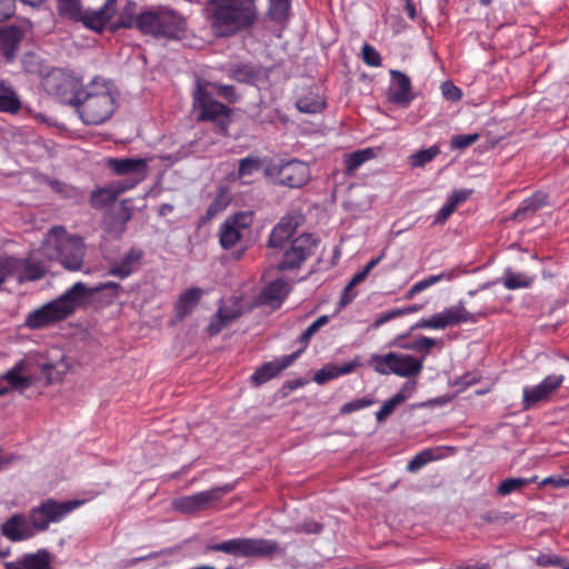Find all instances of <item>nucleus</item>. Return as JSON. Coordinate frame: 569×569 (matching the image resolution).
Segmentation results:
<instances>
[{"label": "nucleus", "instance_id": "obj_58", "mask_svg": "<svg viewBox=\"0 0 569 569\" xmlns=\"http://www.w3.org/2000/svg\"><path fill=\"white\" fill-rule=\"evenodd\" d=\"M228 323L223 320V309L219 308L217 313L212 317L208 331L211 336L218 335Z\"/></svg>", "mask_w": 569, "mask_h": 569}, {"label": "nucleus", "instance_id": "obj_54", "mask_svg": "<svg viewBox=\"0 0 569 569\" xmlns=\"http://www.w3.org/2000/svg\"><path fill=\"white\" fill-rule=\"evenodd\" d=\"M362 60L367 66L379 67L381 66L380 53L370 44L366 43L362 47Z\"/></svg>", "mask_w": 569, "mask_h": 569}, {"label": "nucleus", "instance_id": "obj_12", "mask_svg": "<svg viewBox=\"0 0 569 569\" xmlns=\"http://www.w3.org/2000/svg\"><path fill=\"white\" fill-rule=\"evenodd\" d=\"M193 108L199 113L198 121H218L219 118H228L231 110L226 104L214 100L206 88L204 81L198 79L193 91Z\"/></svg>", "mask_w": 569, "mask_h": 569}, {"label": "nucleus", "instance_id": "obj_41", "mask_svg": "<svg viewBox=\"0 0 569 569\" xmlns=\"http://www.w3.org/2000/svg\"><path fill=\"white\" fill-rule=\"evenodd\" d=\"M21 263L19 258L0 254V286L10 278H16Z\"/></svg>", "mask_w": 569, "mask_h": 569}, {"label": "nucleus", "instance_id": "obj_47", "mask_svg": "<svg viewBox=\"0 0 569 569\" xmlns=\"http://www.w3.org/2000/svg\"><path fill=\"white\" fill-rule=\"evenodd\" d=\"M406 400V396L402 392L396 393L389 400H387L380 410L376 412V419L378 422L385 421L389 416L392 415L396 407Z\"/></svg>", "mask_w": 569, "mask_h": 569}, {"label": "nucleus", "instance_id": "obj_14", "mask_svg": "<svg viewBox=\"0 0 569 569\" xmlns=\"http://www.w3.org/2000/svg\"><path fill=\"white\" fill-rule=\"evenodd\" d=\"M318 241L310 233H303L295 238L290 248L283 252L279 270H289L299 268L309 257L315 253Z\"/></svg>", "mask_w": 569, "mask_h": 569}, {"label": "nucleus", "instance_id": "obj_53", "mask_svg": "<svg viewBox=\"0 0 569 569\" xmlns=\"http://www.w3.org/2000/svg\"><path fill=\"white\" fill-rule=\"evenodd\" d=\"M480 138L479 133L456 134L451 138L450 146L452 149H466L477 142Z\"/></svg>", "mask_w": 569, "mask_h": 569}, {"label": "nucleus", "instance_id": "obj_37", "mask_svg": "<svg viewBox=\"0 0 569 569\" xmlns=\"http://www.w3.org/2000/svg\"><path fill=\"white\" fill-rule=\"evenodd\" d=\"M19 262L21 266L16 274L19 282L36 281L44 277L46 271L39 263L30 262L24 259H19Z\"/></svg>", "mask_w": 569, "mask_h": 569}, {"label": "nucleus", "instance_id": "obj_11", "mask_svg": "<svg viewBox=\"0 0 569 569\" xmlns=\"http://www.w3.org/2000/svg\"><path fill=\"white\" fill-rule=\"evenodd\" d=\"M107 167L117 176H128L123 181L116 182L124 192L137 187L148 176V161L142 158H110Z\"/></svg>", "mask_w": 569, "mask_h": 569}, {"label": "nucleus", "instance_id": "obj_25", "mask_svg": "<svg viewBox=\"0 0 569 569\" xmlns=\"http://www.w3.org/2000/svg\"><path fill=\"white\" fill-rule=\"evenodd\" d=\"M297 227L296 218L293 217H283L281 220L273 227L269 240L268 246L270 248H281L283 243L292 237Z\"/></svg>", "mask_w": 569, "mask_h": 569}, {"label": "nucleus", "instance_id": "obj_29", "mask_svg": "<svg viewBox=\"0 0 569 569\" xmlns=\"http://www.w3.org/2000/svg\"><path fill=\"white\" fill-rule=\"evenodd\" d=\"M287 295L288 283L281 279H277L263 288L261 292V299L266 303H277L279 306L284 300Z\"/></svg>", "mask_w": 569, "mask_h": 569}, {"label": "nucleus", "instance_id": "obj_3", "mask_svg": "<svg viewBox=\"0 0 569 569\" xmlns=\"http://www.w3.org/2000/svg\"><path fill=\"white\" fill-rule=\"evenodd\" d=\"M118 91L114 83L97 76L81 90L74 103L80 119L86 124H102L108 121L118 108Z\"/></svg>", "mask_w": 569, "mask_h": 569}, {"label": "nucleus", "instance_id": "obj_33", "mask_svg": "<svg viewBox=\"0 0 569 569\" xmlns=\"http://www.w3.org/2000/svg\"><path fill=\"white\" fill-rule=\"evenodd\" d=\"M21 109V101L11 87L0 82V112L16 114Z\"/></svg>", "mask_w": 569, "mask_h": 569}, {"label": "nucleus", "instance_id": "obj_50", "mask_svg": "<svg viewBox=\"0 0 569 569\" xmlns=\"http://www.w3.org/2000/svg\"><path fill=\"white\" fill-rule=\"evenodd\" d=\"M207 87H212V89L216 91V93L223 99H226L228 102L233 103L238 100V94L236 92V89L231 84H222V83H213V82H206Z\"/></svg>", "mask_w": 569, "mask_h": 569}, {"label": "nucleus", "instance_id": "obj_60", "mask_svg": "<svg viewBox=\"0 0 569 569\" xmlns=\"http://www.w3.org/2000/svg\"><path fill=\"white\" fill-rule=\"evenodd\" d=\"M541 485H550L555 488H567L569 487V472H566L565 476H549L541 481Z\"/></svg>", "mask_w": 569, "mask_h": 569}, {"label": "nucleus", "instance_id": "obj_1", "mask_svg": "<svg viewBox=\"0 0 569 569\" xmlns=\"http://www.w3.org/2000/svg\"><path fill=\"white\" fill-rule=\"evenodd\" d=\"M120 289L121 286L114 281L102 282L93 287H88L86 283L78 281L58 298L30 312L26 319V325L30 329H40L62 321L72 316L78 309L86 307L94 295L110 290L117 297Z\"/></svg>", "mask_w": 569, "mask_h": 569}, {"label": "nucleus", "instance_id": "obj_64", "mask_svg": "<svg viewBox=\"0 0 569 569\" xmlns=\"http://www.w3.org/2000/svg\"><path fill=\"white\" fill-rule=\"evenodd\" d=\"M470 194H471L470 190H456L451 193L448 201L450 203L455 204V208L457 209V207L460 203L465 202L469 198Z\"/></svg>", "mask_w": 569, "mask_h": 569}, {"label": "nucleus", "instance_id": "obj_59", "mask_svg": "<svg viewBox=\"0 0 569 569\" xmlns=\"http://www.w3.org/2000/svg\"><path fill=\"white\" fill-rule=\"evenodd\" d=\"M401 317V312L399 311V308H395L391 310H388L386 312H382L379 315L375 321L371 323L372 329H379L382 325Z\"/></svg>", "mask_w": 569, "mask_h": 569}, {"label": "nucleus", "instance_id": "obj_36", "mask_svg": "<svg viewBox=\"0 0 569 569\" xmlns=\"http://www.w3.org/2000/svg\"><path fill=\"white\" fill-rule=\"evenodd\" d=\"M291 0H269L268 16L276 23L284 24L289 20Z\"/></svg>", "mask_w": 569, "mask_h": 569}, {"label": "nucleus", "instance_id": "obj_32", "mask_svg": "<svg viewBox=\"0 0 569 569\" xmlns=\"http://www.w3.org/2000/svg\"><path fill=\"white\" fill-rule=\"evenodd\" d=\"M373 157L375 151L371 148L357 150L352 153L346 154L343 159L345 174L351 177L359 167H361L366 161L372 159Z\"/></svg>", "mask_w": 569, "mask_h": 569}, {"label": "nucleus", "instance_id": "obj_21", "mask_svg": "<svg viewBox=\"0 0 569 569\" xmlns=\"http://www.w3.org/2000/svg\"><path fill=\"white\" fill-rule=\"evenodd\" d=\"M295 104L299 112L309 114L319 113L327 106L325 97L319 93L316 86L300 89Z\"/></svg>", "mask_w": 569, "mask_h": 569}, {"label": "nucleus", "instance_id": "obj_8", "mask_svg": "<svg viewBox=\"0 0 569 569\" xmlns=\"http://www.w3.org/2000/svg\"><path fill=\"white\" fill-rule=\"evenodd\" d=\"M81 505V500L58 501L48 498L30 510L29 520L36 531H46L51 523L62 521Z\"/></svg>", "mask_w": 569, "mask_h": 569}, {"label": "nucleus", "instance_id": "obj_24", "mask_svg": "<svg viewBox=\"0 0 569 569\" xmlns=\"http://www.w3.org/2000/svg\"><path fill=\"white\" fill-rule=\"evenodd\" d=\"M202 289L198 287L190 288L183 291L174 305L176 319L183 320L189 316L199 303L202 297Z\"/></svg>", "mask_w": 569, "mask_h": 569}, {"label": "nucleus", "instance_id": "obj_51", "mask_svg": "<svg viewBox=\"0 0 569 569\" xmlns=\"http://www.w3.org/2000/svg\"><path fill=\"white\" fill-rule=\"evenodd\" d=\"M328 316H320L300 335L299 341L306 346L309 340L320 330V328L328 323Z\"/></svg>", "mask_w": 569, "mask_h": 569}, {"label": "nucleus", "instance_id": "obj_61", "mask_svg": "<svg viewBox=\"0 0 569 569\" xmlns=\"http://www.w3.org/2000/svg\"><path fill=\"white\" fill-rule=\"evenodd\" d=\"M335 378H338L335 366L325 367L315 375V381L319 385H322Z\"/></svg>", "mask_w": 569, "mask_h": 569}, {"label": "nucleus", "instance_id": "obj_40", "mask_svg": "<svg viewBox=\"0 0 569 569\" xmlns=\"http://www.w3.org/2000/svg\"><path fill=\"white\" fill-rule=\"evenodd\" d=\"M57 10L61 18L78 22L82 14L81 0H57Z\"/></svg>", "mask_w": 569, "mask_h": 569}, {"label": "nucleus", "instance_id": "obj_55", "mask_svg": "<svg viewBox=\"0 0 569 569\" xmlns=\"http://www.w3.org/2000/svg\"><path fill=\"white\" fill-rule=\"evenodd\" d=\"M441 92L446 100L457 102L462 98V91L451 81H445L441 84Z\"/></svg>", "mask_w": 569, "mask_h": 569}, {"label": "nucleus", "instance_id": "obj_45", "mask_svg": "<svg viewBox=\"0 0 569 569\" xmlns=\"http://www.w3.org/2000/svg\"><path fill=\"white\" fill-rule=\"evenodd\" d=\"M258 72L249 64H237L229 70V77L241 83H250L257 78Z\"/></svg>", "mask_w": 569, "mask_h": 569}, {"label": "nucleus", "instance_id": "obj_43", "mask_svg": "<svg viewBox=\"0 0 569 569\" xmlns=\"http://www.w3.org/2000/svg\"><path fill=\"white\" fill-rule=\"evenodd\" d=\"M536 480V477L533 478H508L500 482V485L497 488L498 495L505 497L508 496L515 491H519L529 483L533 482Z\"/></svg>", "mask_w": 569, "mask_h": 569}, {"label": "nucleus", "instance_id": "obj_34", "mask_svg": "<svg viewBox=\"0 0 569 569\" xmlns=\"http://www.w3.org/2000/svg\"><path fill=\"white\" fill-rule=\"evenodd\" d=\"M547 203V196L541 192H537L531 197L522 200L515 211L516 219H522L528 214L535 213L537 210L542 208Z\"/></svg>", "mask_w": 569, "mask_h": 569}, {"label": "nucleus", "instance_id": "obj_31", "mask_svg": "<svg viewBox=\"0 0 569 569\" xmlns=\"http://www.w3.org/2000/svg\"><path fill=\"white\" fill-rule=\"evenodd\" d=\"M263 161L259 157L249 156L239 160V167L236 178L240 184H249L251 178L262 168Z\"/></svg>", "mask_w": 569, "mask_h": 569}, {"label": "nucleus", "instance_id": "obj_17", "mask_svg": "<svg viewBox=\"0 0 569 569\" xmlns=\"http://www.w3.org/2000/svg\"><path fill=\"white\" fill-rule=\"evenodd\" d=\"M303 349L305 347L291 355H287L281 358L274 359L273 361L263 363L252 373L251 380L257 386L266 383L267 381L276 377L278 373H280L282 370L291 366L295 362V360L302 353Z\"/></svg>", "mask_w": 569, "mask_h": 569}, {"label": "nucleus", "instance_id": "obj_20", "mask_svg": "<svg viewBox=\"0 0 569 569\" xmlns=\"http://www.w3.org/2000/svg\"><path fill=\"white\" fill-rule=\"evenodd\" d=\"M391 84L389 89V99L396 104L407 107L413 100L411 92L410 78L398 70H390Z\"/></svg>", "mask_w": 569, "mask_h": 569}, {"label": "nucleus", "instance_id": "obj_6", "mask_svg": "<svg viewBox=\"0 0 569 569\" xmlns=\"http://www.w3.org/2000/svg\"><path fill=\"white\" fill-rule=\"evenodd\" d=\"M207 551H219L233 557L262 558L280 551L279 542L263 538H233L209 545Z\"/></svg>", "mask_w": 569, "mask_h": 569}, {"label": "nucleus", "instance_id": "obj_38", "mask_svg": "<svg viewBox=\"0 0 569 569\" xmlns=\"http://www.w3.org/2000/svg\"><path fill=\"white\" fill-rule=\"evenodd\" d=\"M548 401L549 399L546 397L539 385L526 386L522 390L521 406L523 410H530L537 407L539 403Z\"/></svg>", "mask_w": 569, "mask_h": 569}, {"label": "nucleus", "instance_id": "obj_4", "mask_svg": "<svg viewBox=\"0 0 569 569\" xmlns=\"http://www.w3.org/2000/svg\"><path fill=\"white\" fill-rule=\"evenodd\" d=\"M42 254L51 261H58L69 271L81 270L87 253L83 238L69 233L64 227H52L46 234Z\"/></svg>", "mask_w": 569, "mask_h": 569}, {"label": "nucleus", "instance_id": "obj_44", "mask_svg": "<svg viewBox=\"0 0 569 569\" xmlns=\"http://www.w3.org/2000/svg\"><path fill=\"white\" fill-rule=\"evenodd\" d=\"M438 341L433 338L429 337H420L419 339H416L413 341L405 342L400 345L401 348L406 350H413L422 353L421 359H426L428 353L430 352V349L436 347Z\"/></svg>", "mask_w": 569, "mask_h": 569}, {"label": "nucleus", "instance_id": "obj_10", "mask_svg": "<svg viewBox=\"0 0 569 569\" xmlns=\"http://www.w3.org/2000/svg\"><path fill=\"white\" fill-rule=\"evenodd\" d=\"M375 370L380 375H396L403 378H415L423 369V359L408 353L389 352L375 355L371 358Z\"/></svg>", "mask_w": 569, "mask_h": 569}, {"label": "nucleus", "instance_id": "obj_57", "mask_svg": "<svg viewBox=\"0 0 569 569\" xmlns=\"http://www.w3.org/2000/svg\"><path fill=\"white\" fill-rule=\"evenodd\" d=\"M538 563L541 566H553L559 567L561 569H569V559L562 558L560 556H548L542 555L538 558Z\"/></svg>", "mask_w": 569, "mask_h": 569}, {"label": "nucleus", "instance_id": "obj_62", "mask_svg": "<svg viewBox=\"0 0 569 569\" xmlns=\"http://www.w3.org/2000/svg\"><path fill=\"white\" fill-rule=\"evenodd\" d=\"M16 11L14 0H0V22L11 18Z\"/></svg>", "mask_w": 569, "mask_h": 569}, {"label": "nucleus", "instance_id": "obj_2", "mask_svg": "<svg viewBox=\"0 0 569 569\" xmlns=\"http://www.w3.org/2000/svg\"><path fill=\"white\" fill-rule=\"evenodd\" d=\"M257 0H208L207 18L214 34L232 37L258 21Z\"/></svg>", "mask_w": 569, "mask_h": 569}, {"label": "nucleus", "instance_id": "obj_7", "mask_svg": "<svg viewBox=\"0 0 569 569\" xmlns=\"http://www.w3.org/2000/svg\"><path fill=\"white\" fill-rule=\"evenodd\" d=\"M41 86L48 94L72 107L84 87L72 70L64 68H50L43 76Z\"/></svg>", "mask_w": 569, "mask_h": 569}, {"label": "nucleus", "instance_id": "obj_22", "mask_svg": "<svg viewBox=\"0 0 569 569\" xmlns=\"http://www.w3.org/2000/svg\"><path fill=\"white\" fill-rule=\"evenodd\" d=\"M23 36L24 32L20 27H0V54H2L7 61H12L16 58Z\"/></svg>", "mask_w": 569, "mask_h": 569}, {"label": "nucleus", "instance_id": "obj_46", "mask_svg": "<svg viewBox=\"0 0 569 569\" xmlns=\"http://www.w3.org/2000/svg\"><path fill=\"white\" fill-rule=\"evenodd\" d=\"M23 69L26 72L37 74L43 80L46 72L50 70L49 67L44 66L40 58L34 53H27L22 60Z\"/></svg>", "mask_w": 569, "mask_h": 569}, {"label": "nucleus", "instance_id": "obj_26", "mask_svg": "<svg viewBox=\"0 0 569 569\" xmlns=\"http://www.w3.org/2000/svg\"><path fill=\"white\" fill-rule=\"evenodd\" d=\"M124 191L116 182L98 188L91 192L90 206L93 209H103L113 203Z\"/></svg>", "mask_w": 569, "mask_h": 569}, {"label": "nucleus", "instance_id": "obj_49", "mask_svg": "<svg viewBox=\"0 0 569 569\" xmlns=\"http://www.w3.org/2000/svg\"><path fill=\"white\" fill-rule=\"evenodd\" d=\"M563 381L565 377L562 375H549L538 385L550 400L551 396L562 386Z\"/></svg>", "mask_w": 569, "mask_h": 569}, {"label": "nucleus", "instance_id": "obj_18", "mask_svg": "<svg viewBox=\"0 0 569 569\" xmlns=\"http://www.w3.org/2000/svg\"><path fill=\"white\" fill-rule=\"evenodd\" d=\"M36 529L22 513H16L1 525V533L10 541H22L34 536Z\"/></svg>", "mask_w": 569, "mask_h": 569}, {"label": "nucleus", "instance_id": "obj_16", "mask_svg": "<svg viewBox=\"0 0 569 569\" xmlns=\"http://www.w3.org/2000/svg\"><path fill=\"white\" fill-rule=\"evenodd\" d=\"M116 11L117 0H106L104 4L98 10L88 9L82 11L81 19L78 22H81L87 29L100 33L106 29Z\"/></svg>", "mask_w": 569, "mask_h": 569}, {"label": "nucleus", "instance_id": "obj_63", "mask_svg": "<svg viewBox=\"0 0 569 569\" xmlns=\"http://www.w3.org/2000/svg\"><path fill=\"white\" fill-rule=\"evenodd\" d=\"M456 210L455 204L447 201L437 212L436 222H445Z\"/></svg>", "mask_w": 569, "mask_h": 569}, {"label": "nucleus", "instance_id": "obj_35", "mask_svg": "<svg viewBox=\"0 0 569 569\" xmlns=\"http://www.w3.org/2000/svg\"><path fill=\"white\" fill-rule=\"evenodd\" d=\"M535 276H529L521 272H513L510 269H507L502 278V284L508 290L525 289L530 288L535 282Z\"/></svg>", "mask_w": 569, "mask_h": 569}, {"label": "nucleus", "instance_id": "obj_5", "mask_svg": "<svg viewBox=\"0 0 569 569\" xmlns=\"http://www.w3.org/2000/svg\"><path fill=\"white\" fill-rule=\"evenodd\" d=\"M183 29V18L167 7H158L139 13L138 30L142 34L176 39Z\"/></svg>", "mask_w": 569, "mask_h": 569}, {"label": "nucleus", "instance_id": "obj_28", "mask_svg": "<svg viewBox=\"0 0 569 569\" xmlns=\"http://www.w3.org/2000/svg\"><path fill=\"white\" fill-rule=\"evenodd\" d=\"M456 277L455 270H447L442 271L439 274H431L418 282H416L411 288L406 292L405 299L411 300L416 295L420 293L421 291L430 288L431 286L440 282V281H450Z\"/></svg>", "mask_w": 569, "mask_h": 569}, {"label": "nucleus", "instance_id": "obj_27", "mask_svg": "<svg viewBox=\"0 0 569 569\" xmlns=\"http://www.w3.org/2000/svg\"><path fill=\"white\" fill-rule=\"evenodd\" d=\"M137 2L129 0L122 7L118 21L112 23L110 30L116 32L119 29H138L139 13L137 12Z\"/></svg>", "mask_w": 569, "mask_h": 569}, {"label": "nucleus", "instance_id": "obj_13", "mask_svg": "<svg viewBox=\"0 0 569 569\" xmlns=\"http://www.w3.org/2000/svg\"><path fill=\"white\" fill-rule=\"evenodd\" d=\"M252 212L240 211L228 217L219 228V242L226 249H232L240 241L244 230L252 224Z\"/></svg>", "mask_w": 569, "mask_h": 569}, {"label": "nucleus", "instance_id": "obj_39", "mask_svg": "<svg viewBox=\"0 0 569 569\" xmlns=\"http://www.w3.org/2000/svg\"><path fill=\"white\" fill-rule=\"evenodd\" d=\"M21 567L23 569H52L50 555L47 550L26 555L21 560Z\"/></svg>", "mask_w": 569, "mask_h": 569}, {"label": "nucleus", "instance_id": "obj_52", "mask_svg": "<svg viewBox=\"0 0 569 569\" xmlns=\"http://www.w3.org/2000/svg\"><path fill=\"white\" fill-rule=\"evenodd\" d=\"M0 380H7L9 382L10 389L27 388L30 385V378L23 377L13 371L4 372L0 377Z\"/></svg>", "mask_w": 569, "mask_h": 569}, {"label": "nucleus", "instance_id": "obj_56", "mask_svg": "<svg viewBox=\"0 0 569 569\" xmlns=\"http://www.w3.org/2000/svg\"><path fill=\"white\" fill-rule=\"evenodd\" d=\"M372 403H373V400H371V399H367V398L355 399L352 401L345 403L340 409V413L349 415L351 412L370 407Z\"/></svg>", "mask_w": 569, "mask_h": 569}, {"label": "nucleus", "instance_id": "obj_9", "mask_svg": "<svg viewBox=\"0 0 569 569\" xmlns=\"http://www.w3.org/2000/svg\"><path fill=\"white\" fill-rule=\"evenodd\" d=\"M264 176L288 188H301L311 179L309 166L298 159L270 162L263 168Z\"/></svg>", "mask_w": 569, "mask_h": 569}, {"label": "nucleus", "instance_id": "obj_48", "mask_svg": "<svg viewBox=\"0 0 569 569\" xmlns=\"http://www.w3.org/2000/svg\"><path fill=\"white\" fill-rule=\"evenodd\" d=\"M435 451L432 449H425L417 453L407 465L409 472H417L430 461L435 460Z\"/></svg>", "mask_w": 569, "mask_h": 569}, {"label": "nucleus", "instance_id": "obj_19", "mask_svg": "<svg viewBox=\"0 0 569 569\" xmlns=\"http://www.w3.org/2000/svg\"><path fill=\"white\" fill-rule=\"evenodd\" d=\"M143 257L142 249L132 247L119 260L110 264L108 274L126 279L138 270Z\"/></svg>", "mask_w": 569, "mask_h": 569}, {"label": "nucleus", "instance_id": "obj_30", "mask_svg": "<svg viewBox=\"0 0 569 569\" xmlns=\"http://www.w3.org/2000/svg\"><path fill=\"white\" fill-rule=\"evenodd\" d=\"M231 201V194L229 188L226 186L219 187L214 198L210 202L207 208L206 214L203 217L204 221H210L218 213L224 211Z\"/></svg>", "mask_w": 569, "mask_h": 569}, {"label": "nucleus", "instance_id": "obj_15", "mask_svg": "<svg viewBox=\"0 0 569 569\" xmlns=\"http://www.w3.org/2000/svg\"><path fill=\"white\" fill-rule=\"evenodd\" d=\"M229 489L213 488L191 496L181 497L173 501V508L182 513H194L206 510L220 500Z\"/></svg>", "mask_w": 569, "mask_h": 569}, {"label": "nucleus", "instance_id": "obj_42", "mask_svg": "<svg viewBox=\"0 0 569 569\" xmlns=\"http://www.w3.org/2000/svg\"><path fill=\"white\" fill-rule=\"evenodd\" d=\"M440 153V148L437 144L428 149H422L410 156V166L413 168H422L431 162Z\"/></svg>", "mask_w": 569, "mask_h": 569}, {"label": "nucleus", "instance_id": "obj_23", "mask_svg": "<svg viewBox=\"0 0 569 569\" xmlns=\"http://www.w3.org/2000/svg\"><path fill=\"white\" fill-rule=\"evenodd\" d=\"M435 316L439 326V330L461 323L477 321L462 303L446 308L443 311L435 313Z\"/></svg>", "mask_w": 569, "mask_h": 569}]
</instances>
